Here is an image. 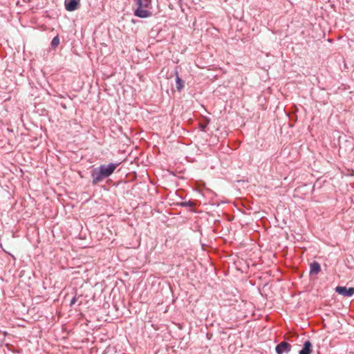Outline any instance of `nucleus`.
I'll return each instance as SVG.
<instances>
[{"instance_id":"10","label":"nucleus","mask_w":354,"mask_h":354,"mask_svg":"<svg viewBox=\"0 0 354 354\" xmlns=\"http://www.w3.org/2000/svg\"><path fill=\"white\" fill-rule=\"evenodd\" d=\"M183 207H192L194 205V203L192 201H185L181 203Z\"/></svg>"},{"instance_id":"8","label":"nucleus","mask_w":354,"mask_h":354,"mask_svg":"<svg viewBox=\"0 0 354 354\" xmlns=\"http://www.w3.org/2000/svg\"><path fill=\"white\" fill-rule=\"evenodd\" d=\"M185 82L181 80V78L178 76L176 73V87L178 91H181L184 87Z\"/></svg>"},{"instance_id":"12","label":"nucleus","mask_w":354,"mask_h":354,"mask_svg":"<svg viewBox=\"0 0 354 354\" xmlns=\"http://www.w3.org/2000/svg\"><path fill=\"white\" fill-rule=\"evenodd\" d=\"M201 127V129H202L203 131H204V130H205V125H202Z\"/></svg>"},{"instance_id":"5","label":"nucleus","mask_w":354,"mask_h":354,"mask_svg":"<svg viewBox=\"0 0 354 354\" xmlns=\"http://www.w3.org/2000/svg\"><path fill=\"white\" fill-rule=\"evenodd\" d=\"M80 0H65L64 5L66 10L72 12L78 8Z\"/></svg>"},{"instance_id":"3","label":"nucleus","mask_w":354,"mask_h":354,"mask_svg":"<svg viewBox=\"0 0 354 354\" xmlns=\"http://www.w3.org/2000/svg\"><path fill=\"white\" fill-rule=\"evenodd\" d=\"M335 292L344 297H351L354 295V287L347 288L346 286H337Z\"/></svg>"},{"instance_id":"9","label":"nucleus","mask_w":354,"mask_h":354,"mask_svg":"<svg viewBox=\"0 0 354 354\" xmlns=\"http://www.w3.org/2000/svg\"><path fill=\"white\" fill-rule=\"evenodd\" d=\"M59 44V39L58 36L55 37L51 41V46L53 48L57 47Z\"/></svg>"},{"instance_id":"11","label":"nucleus","mask_w":354,"mask_h":354,"mask_svg":"<svg viewBox=\"0 0 354 354\" xmlns=\"http://www.w3.org/2000/svg\"><path fill=\"white\" fill-rule=\"evenodd\" d=\"M76 301H77V299H76V297L75 296L71 299V303H70V306H73L75 304Z\"/></svg>"},{"instance_id":"6","label":"nucleus","mask_w":354,"mask_h":354,"mask_svg":"<svg viewBox=\"0 0 354 354\" xmlns=\"http://www.w3.org/2000/svg\"><path fill=\"white\" fill-rule=\"evenodd\" d=\"M321 270L320 265L317 261H313L310 264V274H317Z\"/></svg>"},{"instance_id":"4","label":"nucleus","mask_w":354,"mask_h":354,"mask_svg":"<svg viewBox=\"0 0 354 354\" xmlns=\"http://www.w3.org/2000/svg\"><path fill=\"white\" fill-rule=\"evenodd\" d=\"M290 350L291 345L286 342L279 343L275 348V351L277 354L288 353Z\"/></svg>"},{"instance_id":"1","label":"nucleus","mask_w":354,"mask_h":354,"mask_svg":"<svg viewBox=\"0 0 354 354\" xmlns=\"http://www.w3.org/2000/svg\"><path fill=\"white\" fill-rule=\"evenodd\" d=\"M119 165V162H111L108 165H101L93 168L91 171L92 185H95L102 182L105 178H109L113 174Z\"/></svg>"},{"instance_id":"7","label":"nucleus","mask_w":354,"mask_h":354,"mask_svg":"<svg viewBox=\"0 0 354 354\" xmlns=\"http://www.w3.org/2000/svg\"><path fill=\"white\" fill-rule=\"evenodd\" d=\"M312 344L310 341H306L303 348L299 352V354H311Z\"/></svg>"},{"instance_id":"2","label":"nucleus","mask_w":354,"mask_h":354,"mask_svg":"<svg viewBox=\"0 0 354 354\" xmlns=\"http://www.w3.org/2000/svg\"><path fill=\"white\" fill-rule=\"evenodd\" d=\"M136 8L134 15L140 18H147L152 15L151 0H134Z\"/></svg>"}]
</instances>
